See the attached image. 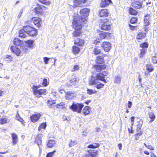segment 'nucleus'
Here are the masks:
<instances>
[{"mask_svg":"<svg viewBox=\"0 0 157 157\" xmlns=\"http://www.w3.org/2000/svg\"><path fill=\"white\" fill-rule=\"evenodd\" d=\"M41 19L39 17H33L32 19V22H33L34 24L38 27H39L40 26V22Z\"/></svg>","mask_w":157,"mask_h":157,"instance_id":"1a4fd4ad","label":"nucleus"},{"mask_svg":"<svg viewBox=\"0 0 157 157\" xmlns=\"http://www.w3.org/2000/svg\"><path fill=\"white\" fill-rule=\"evenodd\" d=\"M50 58L47 57H44L43 58L44 62L45 64H47L48 63V61Z\"/></svg>","mask_w":157,"mask_h":157,"instance_id":"680f3d73","label":"nucleus"},{"mask_svg":"<svg viewBox=\"0 0 157 157\" xmlns=\"http://www.w3.org/2000/svg\"><path fill=\"white\" fill-rule=\"evenodd\" d=\"M77 144V142L76 141H73L72 140H71L70 143L69 144V146L70 147H72Z\"/></svg>","mask_w":157,"mask_h":157,"instance_id":"864d4df0","label":"nucleus"},{"mask_svg":"<svg viewBox=\"0 0 157 157\" xmlns=\"http://www.w3.org/2000/svg\"><path fill=\"white\" fill-rule=\"evenodd\" d=\"M79 66L77 65H75L74 66V68L71 70V71L72 72H74L77 71L79 69Z\"/></svg>","mask_w":157,"mask_h":157,"instance_id":"13d9d810","label":"nucleus"},{"mask_svg":"<svg viewBox=\"0 0 157 157\" xmlns=\"http://www.w3.org/2000/svg\"><path fill=\"white\" fill-rule=\"evenodd\" d=\"M84 105L82 104L78 103H73L71 105L70 107V108H82Z\"/></svg>","mask_w":157,"mask_h":157,"instance_id":"5701e85b","label":"nucleus"},{"mask_svg":"<svg viewBox=\"0 0 157 157\" xmlns=\"http://www.w3.org/2000/svg\"><path fill=\"white\" fill-rule=\"evenodd\" d=\"M94 147V148L98 147L100 146V144L98 143H94L93 144Z\"/></svg>","mask_w":157,"mask_h":157,"instance_id":"e2e57ef3","label":"nucleus"},{"mask_svg":"<svg viewBox=\"0 0 157 157\" xmlns=\"http://www.w3.org/2000/svg\"><path fill=\"white\" fill-rule=\"evenodd\" d=\"M72 24L73 27L75 29V31L73 33V36H79L80 33L82 26L81 24L80 20L78 18H74Z\"/></svg>","mask_w":157,"mask_h":157,"instance_id":"f03ea898","label":"nucleus"},{"mask_svg":"<svg viewBox=\"0 0 157 157\" xmlns=\"http://www.w3.org/2000/svg\"><path fill=\"white\" fill-rule=\"evenodd\" d=\"M49 82L48 81V79L47 78H44L42 82V85L44 86H46L49 84Z\"/></svg>","mask_w":157,"mask_h":157,"instance_id":"37998d69","label":"nucleus"},{"mask_svg":"<svg viewBox=\"0 0 157 157\" xmlns=\"http://www.w3.org/2000/svg\"><path fill=\"white\" fill-rule=\"evenodd\" d=\"M96 78L98 80L101 81L103 78H104V77L102 75L101 73H100L99 74H97L96 76Z\"/></svg>","mask_w":157,"mask_h":157,"instance_id":"79ce46f5","label":"nucleus"},{"mask_svg":"<svg viewBox=\"0 0 157 157\" xmlns=\"http://www.w3.org/2000/svg\"><path fill=\"white\" fill-rule=\"evenodd\" d=\"M0 122L1 124H4L7 122L6 118L5 117L1 118Z\"/></svg>","mask_w":157,"mask_h":157,"instance_id":"de8ad7c7","label":"nucleus"},{"mask_svg":"<svg viewBox=\"0 0 157 157\" xmlns=\"http://www.w3.org/2000/svg\"><path fill=\"white\" fill-rule=\"evenodd\" d=\"M111 44L108 42H104L101 45V47L105 52L109 51L110 49Z\"/></svg>","mask_w":157,"mask_h":157,"instance_id":"0eeeda50","label":"nucleus"},{"mask_svg":"<svg viewBox=\"0 0 157 157\" xmlns=\"http://www.w3.org/2000/svg\"><path fill=\"white\" fill-rule=\"evenodd\" d=\"M101 73L102 75L104 77V76H106L107 75L108 72L106 71H104L102 72Z\"/></svg>","mask_w":157,"mask_h":157,"instance_id":"338daca9","label":"nucleus"},{"mask_svg":"<svg viewBox=\"0 0 157 157\" xmlns=\"http://www.w3.org/2000/svg\"><path fill=\"white\" fill-rule=\"evenodd\" d=\"M25 33L23 29L20 30L19 32V36L23 38L25 37L26 36Z\"/></svg>","mask_w":157,"mask_h":157,"instance_id":"c85d7f7f","label":"nucleus"},{"mask_svg":"<svg viewBox=\"0 0 157 157\" xmlns=\"http://www.w3.org/2000/svg\"><path fill=\"white\" fill-rule=\"evenodd\" d=\"M138 124L136 125L137 128L136 131L137 132H140L143 123V121L142 120H140L138 122Z\"/></svg>","mask_w":157,"mask_h":157,"instance_id":"393cba45","label":"nucleus"},{"mask_svg":"<svg viewBox=\"0 0 157 157\" xmlns=\"http://www.w3.org/2000/svg\"><path fill=\"white\" fill-rule=\"evenodd\" d=\"M61 106L62 107V108H66L67 106L66 105L65 103L64 102H61L59 104L57 105V108H58Z\"/></svg>","mask_w":157,"mask_h":157,"instance_id":"a19ab883","label":"nucleus"},{"mask_svg":"<svg viewBox=\"0 0 157 157\" xmlns=\"http://www.w3.org/2000/svg\"><path fill=\"white\" fill-rule=\"evenodd\" d=\"M111 34L109 33H105L101 32L100 34V36L101 39H108L110 37Z\"/></svg>","mask_w":157,"mask_h":157,"instance_id":"2eb2a0df","label":"nucleus"},{"mask_svg":"<svg viewBox=\"0 0 157 157\" xmlns=\"http://www.w3.org/2000/svg\"><path fill=\"white\" fill-rule=\"evenodd\" d=\"M149 117L151 119V120L150 122H152L153 121L155 118V116L153 113L152 112H149Z\"/></svg>","mask_w":157,"mask_h":157,"instance_id":"f704fd0d","label":"nucleus"},{"mask_svg":"<svg viewBox=\"0 0 157 157\" xmlns=\"http://www.w3.org/2000/svg\"><path fill=\"white\" fill-rule=\"evenodd\" d=\"M98 79L96 78L95 79L93 77H92L91 80L90 81V84L91 85L97 84L99 82H98Z\"/></svg>","mask_w":157,"mask_h":157,"instance_id":"a878e982","label":"nucleus"},{"mask_svg":"<svg viewBox=\"0 0 157 157\" xmlns=\"http://www.w3.org/2000/svg\"><path fill=\"white\" fill-rule=\"evenodd\" d=\"M140 50V58H142L146 53L147 49L142 48Z\"/></svg>","mask_w":157,"mask_h":157,"instance_id":"e433bc0d","label":"nucleus"},{"mask_svg":"<svg viewBox=\"0 0 157 157\" xmlns=\"http://www.w3.org/2000/svg\"><path fill=\"white\" fill-rule=\"evenodd\" d=\"M13 44L15 45V47L17 48H18L20 49V47L21 46V45L23 44V42L22 41L20 40L18 38H15L13 40ZM12 46H11V47Z\"/></svg>","mask_w":157,"mask_h":157,"instance_id":"9d476101","label":"nucleus"},{"mask_svg":"<svg viewBox=\"0 0 157 157\" xmlns=\"http://www.w3.org/2000/svg\"><path fill=\"white\" fill-rule=\"evenodd\" d=\"M137 19L135 17H132L130 20V23L131 24H134L137 22Z\"/></svg>","mask_w":157,"mask_h":157,"instance_id":"8fccbe9b","label":"nucleus"},{"mask_svg":"<svg viewBox=\"0 0 157 157\" xmlns=\"http://www.w3.org/2000/svg\"><path fill=\"white\" fill-rule=\"evenodd\" d=\"M148 47V44L147 42H144L143 43L140 44V47L142 48V49H146Z\"/></svg>","mask_w":157,"mask_h":157,"instance_id":"c756f323","label":"nucleus"},{"mask_svg":"<svg viewBox=\"0 0 157 157\" xmlns=\"http://www.w3.org/2000/svg\"><path fill=\"white\" fill-rule=\"evenodd\" d=\"M41 86V85H39L38 86H36L34 85L33 87V92H34L35 90H38V88H39Z\"/></svg>","mask_w":157,"mask_h":157,"instance_id":"5fc2aeb1","label":"nucleus"},{"mask_svg":"<svg viewBox=\"0 0 157 157\" xmlns=\"http://www.w3.org/2000/svg\"><path fill=\"white\" fill-rule=\"evenodd\" d=\"M90 109H83L82 110V112L85 115L89 113Z\"/></svg>","mask_w":157,"mask_h":157,"instance_id":"a18cd8bd","label":"nucleus"},{"mask_svg":"<svg viewBox=\"0 0 157 157\" xmlns=\"http://www.w3.org/2000/svg\"><path fill=\"white\" fill-rule=\"evenodd\" d=\"M109 14V12L106 9L100 10L99 11V15L100 17H107Z\"/></svg>","mask_w":157,"mask_h":157,"instance_id":"f8f14e48","label":"nucleus"},{"mask_svg":"<svg viewBox=\"0 0 157 157\" xmlns=\"http://www.w3.org/2000/svg\"><path fill=\"white\" fill-rule=\"evenodd\" d=\"M97 58L96 62L98 64H102L104 63V59L102 56H98Z\"/></svg>","mask_w":157,"mask_h":157,"instance_id":"bb28decb","label":"nucleus"},{"mask_svg":"<svg viewBox=\"0 0 157 157\" xmlns=\"http://www.w3.org/2000/svg\"><path fill=\"white\" fill-rule=\"evenodd\" d=\"M47 92L46 90L45 89H41L38 90H35L34 94L37 97H40L41 95H46Z\"/></svg>","mask_w":157,"mask_h":157,"instance_id":"39448f33","label":"nucleus"},{"mask_svg":"<svg viewBox=\"0 0 157 157\" xmlns=\"http://www.w3.org/2000/svg\"><path fill=\"white\" fill-rule=\"evenodd\" d=\"M37 31L35 29L33 28V30H32L28 34V35L30 36H34L37 35Z\"/></svg>","mask_w":157,"mask_h":157,"instance_id":"cd10ccee","label":"nucleus"},{"mask_svg":"<svg viewBox=\"0 0 157 157\" xmlns=\"http://www.w3.org/2000/svg\"><path fill=\"white\" fill-rule=\"evenodd\" d=\"M65 99L67 100H70L74 98L75 94L71 91H67L66 93Z\"/></svg>","mask_w":157,"mask_h":157,"instance_id":"6e6552de","label":"nucleus"},{"mask_svg":"<svg viewBox=\"0 0 157 157\" xmlns=\"http://www.w3.org/2000/svg\"><path fill=\"white\" fill-rule=\"evenodd\" d=\"M146 67V69L149 72H151L154 70V68L152 64H147Z\"/></svg>","mask_w":157,"mask_h":157,"instance_id":"72a5a7b5","label":"nucleus"},{"mask_svg":"<svg viewBox=\"0 0 157 157\" xmlns=\"http://www.w3.org/2000/svg\"><path fill=\"white\" fill-rule=\"evenodd\" d=\"M146 36V33L144 32L141 31L138 32L136 36L137 39H142L144 38Z\"/></svg>","mask_w":157,"mask_h":157,"instance_id":"a211bd4d","label":"nucleus"},{"mask_svg":"<svg viewBox=\"0 0 157 157\" xmlns=\"http://www.w3.org/2000/svg\"><path fill=\"white\" fill-rule=\"evenodd\" d=\"M95 55H98L101 52V50L99 48L97 47L94 48L93 51Z\"/></svg>","mask_w":157,"mask_h":157,"instance_id":"ea45409f","label":"nucleus"},{"mask_svg":"<svg viewBox=\"0 0 157 157\" xmlns=\"http://www.w3.org/2000/svg\"><path fill=\"white\" fill-rule=\"evenodd\" d=\"M110 25L107 24L106 22H103L101 26V29L109 31L110 29Z\"/></svg>","mask_w":157,"mask_h":157,"instance_id":"dca6fc26","label":"nucleus"},{"mask_svg":"<svg viewBox=\"0 0 157 157\" xmlns=\"http://www.w3.org/2000/svg\"><path fill=\"white\" fill-rule=\"evenodd\" d=\"M104 84L101 83L100 82H99L98 84H97L95 86L98 89H99L101 88H103L104 87Z\"/></svg>","mask_w":157,"mask_h":157,"instance_id":"3c124183","label":"nucleus"},{"mask_svg":"<svg viewBox=\"0 0 157 157\" xmlns=\"http://www.w3.org/2000/svg\"><path fill=\"white\" fill-rule=\"evenodd\" d=\"M12 57L11 56L7 55L6 56V58H5V60L8 63H9L12 60Z\"/></svg>","mask_w":157,"mask_h":157,"instance_id":"09e8293b","label":"nucleus"},{"mask_svg":"<svg viewBox=\"0 0 157 157\" xmlns=\"http://www.w3.org/2000/svg\"><path fill=\"white\" fill-rule=\"evenodd\" d=\"M89 10L87 8H84L80 10V20L84 22L86 20V18L89 15Z\"/></svg>","mask_w":157,"mask_h":157,"instance_id":"7ed1b4c3","label":"nucleus"},{"mask_svg":"<svg viewBox=\"0 0 157 157\" xmlns=\"http://www.w3.org/2000/svg\"><path fill=\"white\" fill-rule=\"evenodd\" d=\"M112 3L111 0H101L100 6L101 7H105Z\"/></svg>","mask_w":157,"mask_h":157,"instance_id":"4468645a","label":"nucleus"},{"mask_svg":"<svg viewBox=\"0 0 157 157\" xmlns=\"http://www.w3.org/2000/svg\"><path fill=\"white\" fill-rule=\"evenodd\" d=\"M84 40L81 39H78L75 40V44L78 46H81L84 44Z\"/></svg>","mask_w":157,"mask_h":157,"instance_id":"b1692460","label":"nucleus"},{"mask_svg":"<svg viewBox=\"0 0 157 157\" xmlns=\"http://www.w3.org/2000/svg\"><path fill=\"white\" fill-rule=\"evenodd\" d=\"M43 135L41 134H39L35 139V142L37 143V144L39 147L40 149V147L41 145L42 140L41 138L42 137Z\"/></svg>","mask_w":157,"mask_h":157,"instance_id":"9b49d317","label":"nucleus"},{"mask_svg":"<svg viewBox=\"0 0 157 157\" xmlns=\"http://www.w3.org/2000/svg\"><path fill=\"white\" fill-rule=\"evenodd\" d=\"M87 0H74V5L75 6H79L84 4Z\"/></svg>","mask_w":157,"mask_h":157,"instance_id":"6ab92c4d","label":"nucleus"},{"mask_svg":"<svg viewBox=\"0 0 157 157\" xmlns=\"http://www.w3.org/2000/svg\"><path fill=\"white\" fill-rule=\"evenodd\" d=\"M77 78L75 77L74 78L71 79V80H70V83L72 85H75L77 83Z\"/></svg>","mask_w":157,"mask_h":157,"instance_id":"4c0bfd02","label":"nucleus"},{"mask_svg":"<svg viewBox=\"0 0 157 157\" xmlns=\"http://www.w3.org/2000/svg\"><path fill=\"white\" fill-rule=\"evenodd\" d=\"M143 131H140V132H137V133L135 135L136 136L135 139L138 140L139 139V137L143 134Z\"/></svg>","mask_w":157,"mask_h":157,"instance_id":"49530a36","label":"nucleus"},{"mask_svg":"<svg viewBox=\"0 0 157 157\" xmlns=\"http://www.w3.org/2000/svg\"><path fill=\"white\" fill-rule=\"evenodd\" d=\"M34 42V41L33 40H28L25 42V45L20 47V49L15 46H12L11 47V50L17 56H19L21 54L28 53L29 51V49L33 48Z\"/></svg>","mask_w":157,"mask_h":157,"instance_id":"f257e3e1","label":"nucleus"},{"mask_svg":"<svg viewBox=\"0 0 157 157\" xmlns=\"http://www.w3.org/2000/svg\"><path fill=\"white\" fill-rule=\"evenodd\" d=\"M23 29L24 30L26 33L28 34L31 30H33V28L27 25L23 27Z\"/></svg>","mask_w":157,"mask_h":157,"instance_id":"4be33fe9","label":"nucleus"},{"mask_svg":"<svg viewBox=\"0 0 157 157\" xmlns=\"http://www.w3.org/2000/svg\"><path fill=\"white\" fill-rule=\"evenodd\" d=\"M73 52L74 54H77L80 51L79 48L75 46H73Z\"/></svg>","mask_w":157,"mask_h":157,"instance_id":"58836bf2","label":"nucleus"},{"mask_svg":"<svg viewBox=\"0 0 157 157\" xmlns=\"http://www.w3.org/2000/svg\"><path fill=\"white\" fill-rule=\"evenodd\" d=\"M121 77L120 75H117L115 77L114 82L120 84L121 82Z\"/></svg>","mask_w":157,"mask_h":157,"instance_id":"7c9ffc66","label":"nucleus"},{"mask_svg":"<svg viewBox=\"0 0 157 157\" xmlns=\"http://www.w3.org/2000/svg\"><path fill=\"white\" fill-rule=\"evenodd\" d=\"M152 62L154 64L157 63V58L156 56H153L152 58Z\"/></svg>","mask_w":157,"mask_h":157,"instance_id":"052dcab7","label":"nucleus"},{"mask_svg":"<svg viewBox=\"0 0 157 157\" xmlns=\"http://www.w3.org/2000/svg\"><path fill=\"white\" fill-rule=\"evenodd\" d=\"M40 116L41 114L39 113L33 115L30 117L31 121L34 122H36L39 120Z\"/></svg>","mask_w":157,"mask_h":157,"instance_id":"f3484780","label":"nucleus"},{"mask_svg":"<svg viewBox=\"0 0 157 157\" xmlns=\"http://www.w3.org/2000/svg\"><path fill=\"white\" fill-rule=\"evenodd\" d=\"M71 110L74 112H77L78 113H80L82 109H70Z\"/></svg>","mask_w":157,"mask_h":157,"instance_id":"4d7b16f0","label":"nucleus"},{"mask_svg":"<svg viewBox=\"0 0 157 157\" xmlns=\"http://www.w3.org/2000/svg\"><path fill=\"white\" fill-rule=\"evenodd\" d=\"M88 152L89 153L88 154H90L91 155L95 157L97 155V153L96 150H88Z\"/></svg>","mask_w":157,"mask_h":157,"instance_id":"c9c22d12","label":"nucleus"},{"mask_svg":"<svg viewBox=\"0 0 157 157\" xmlns=\"http://www.w3.org/2000/svg\"><path fill=\"white\" fill-rule=\"evenodd\" d=\"M56 152V150H54L52 152L48 153L46 155V157H52L54 153Z\"/></svg>","mask_w":157,"mask_h":157,"instance_id":"603ef678","label":"nucleus"},{"mask_svg":"<svg viewBox=\"0 0 157 157\" xmlns=\"http://www.w3.org/2000/svg\"><path fill=\"white\" fill-rule=\"evenodd\" d=\"M13 144L15 145L17 144L18 142V137L17 135L14 133L12 134Z\"/></svg>","mask_w":157,"mask_h":157,"instance_id":"412c9836","label":"nucleus"},{"mask_svg":"<svg viewBox=\"0 0 157 157\" xmlns=\"http://www.w3.org/2000/svg\"><path fill=\"white\" fill-rule=\"evenodd\" d=\"M150 15L148 14H147L144 16V22L145 26H147L150 24Z\"/></svg>","mask_w":157,"mask_h":157,"instance_id":"aec40b11","label":"nucleus"},{"mask_svg":"<svg viewBox=\"0 0 157 157\" xmlns=\"http://www.w3.org/2000/svg\"><path fill=\"white\" fill-rule=\"evenodd\" d=\"M46 7L44 6L38 4V7L34 9L35 12L37 15H41L43 13V11L45 10Z\"/></svg>","mask_w":157,"mask_h":157,"instance_id":"20e7f679","label":"nucleus"},{"mask_svg":"<svg viewBox=\"0 0 157 157\" xmlns=\"http://www.w3.org/2000/svg\"><path fill=\"white\" fill-rule=\"evenodd\" d=\"M147 148L151 150H154L153 147L151 145H148Z\"/></svg>","mask_w":157,"mask_h":157,"instance_id":"774afa93","label":"nucleus"},{"mask_svg":"<svg viewBox=\"0 0 157 157\" xmlns=\"http://www.w3.org/2000/svg\"><path fill=\"white\" fill-rule=\"evenodd\" d=\"M129 11L131 15H136L137 13V11L132 7L129 8Z\"/></svg>","mask_w":157,"mask_h":157,"instance_id":"2f4dec72","label":"nucleus"},{"mask_svg":"<svg viewBox=\"0 0 157 157\" xmlns=\"http://www.w3.org/2000/svg\"><path fill=\"white\" fill-rule=\"evenodd\" d=\"M143 1H134L132 3V6L135 9H140L141 8Z\"/></svg>","mask_w":157,"mask_h":157,"instance_id":"423d86ee","label":"nucleus"},{"mask_svg":"<svg viewBox=\"0 0 157 157\" xmlns=\"http://www.w3.org/2000/svg\"><path fill=\"white\" fill-rule=\"evenodd\" d=\"M63 121L67 120L68 122H69L71 121V120L70 118L67 119L66 117L64 115H63Z\"/></svg>","mask_w":157,"mask_h":157,"instance_id":"0e129e2a","label":"nucleus"},{"mask_svg":"<svg viewBox=\"0 0 157 157\" xmlns=\"http://www.w3.org/2000/svg\"><path fill=\"white\" fill-rule=\"evenodd\" d=\"M48 103L49 104L52 105L55 103V101L54 100L50 99L48 100Z\"/></svg>","mask_w":157,"mask_h":157,"instance_id":"bf43d9fd","label":"nucleus"},{"mask_svg":"<svg viewBox=\"0 0 157 157\" xmlns=\"http://www.w3.org/2000/svg\"><path fill=\"white\" fill-rule=\"evenodd\" d=\"M129 26L130 28L132 30H133L135 29V26H134L131 25L129 24Z\"/></svg>","mask_w":157,"mask_h":157,"instance_id":"69168bd1","label":"nucleus"},{"mask_svg":"<svg viewBox=\"0 0 157 157\" xmlns=\"http://www.w3.org/2000/svg\"><path fill=\"white\" fill-rule=\"evenodd\" d=\"M87 93L90 95L92 94H95L96 93V91H94L92 90H90L89 89H88L87 90Z\"/></svg>","mask_w":157,"mask_h":157,"instance_id":"6e6d98bb","label":"nucleus"},{"mask_svg":"<svg viewBox=\"0 0 157 157\" xmlns=\"http://www.w3.org/2000/svg\"><path fill=\"white\" fill-rule=\"evenodd\" d=\"M55 144V140H49L48 141V143L47 144V145L48 147H53L54 144Z\"/></svg>","mask_w":157,"mask_h":157,"instance_id":"473e14b6","label":"nucleus"},{"mask_svg":"<svg viewBox=\"0 0 157 157\" xmlns=\"http://www.w3.org/2000/svg\"><path fill=\"white\" fill-rule=\"evenodd\" d=\"M46 127V123H42L41 124L38 128V130L40 131L41 129H45Z\"/></svg>","mask_w":157,"mask_h":157,"instance_id":"c03bdc74","label":"nucleus"},{"mask_svg":"<svg viewBox=\"0 0 157 157\" xmlns=\"http://www.w3.org/2000/svg\"><path fill=\"white\" fill-rule=\"evenodd\" d=\"M94 67L97 72H100L102 70L106 68L105 65H94Z\"/></svg>","mask_w":157,"mask_h":157,"instance_id":"ddd939ff","label":"nucleus"}]
</instances>
